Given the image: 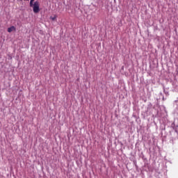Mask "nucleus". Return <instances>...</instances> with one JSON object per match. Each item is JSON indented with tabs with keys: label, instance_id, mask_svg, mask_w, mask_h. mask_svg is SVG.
<instances>
[{
	"label": "nucleus",
	"instance_id": "obj_1",
	"mask_svg": "<svg viewBox=\"0 0 178 178\" xmlns=\"http://www.w3.org/2000/svg\"><path fill=\"white\" fill-rule=\"evenodd\" d=\"M30 6L33 8V13H38L40 12V3L38 1L30 3Z\"/></svg>",
	"mask_w": 178,
	"mask_h": 178
},
{
	"label": "nucleus",
	"instance_id": "obj_2",
	"mask_svg": "<svg viewBox=\"0 0 178 178\" xmlns=\"http://www.w3.org/2000/svg\"><path fill=\"white\" fill-rule=\"evenodd\" d=\"M12 31H16V27H15L14 26L8 29V33H12Z\"/></svg>",
	"mask_w": 178,
	"mask_h": 178
},
{
	"label": "nucleus",
	"instance_id": "obj_3",
	"mask_svg": "<svg viewBox=\"0 0 178 178\" xmlns=\"http://www.w3.org/2000/svg\"><path fill=\"white\" fill-rule=\"evenodd\" d=\"M50 19L51 20H55L56 19V15H54L53 17H51Z\"/></svg>",
	"mask_w": 178,
	"mask_h": 178
},
{
	"label": "nucleus",
	"instance_id": "obj_4",
	"mask_svg": "<svg viewBox=\"0 0 178 178\" xmlns=\"http://www.w3.org/2000/svg\"><path fill=\"white\" fill-rule=\"evenodd\" d=\"M34 2V0H31L30 3H33Z\"/></svg>",
	"mask_w": 178,
	"mask_h": 178
},
{
	"label": "nucleus",
	"instance_id": "obj_5",
	"mask_svg": "<svg viewBox=\"0 0 178 178\" xmlns=\"http://www.w3.org/2000/svg\"><path fill=\"white\" fill-rule=\"evenodd\" d=\"M163 101H165V97H163Z\"/></svg>",
	"mask_w": 178,
	"mask_h": 178
},
{
	"label": "nucleus",
	"instance_id": "obj_6",
	"mask_svg": "<svg viewBox=\"0 0 178 178\" xmlns=\"http://www.w3.org/2000/svg\"><path fill=\"white\" fill-rule=\"evenodd\" d=\"M177 103V105H178V102H175Z\"/></svg>",
	"mask_w": 178,
	"mask_h": 178
}]
</instances>
